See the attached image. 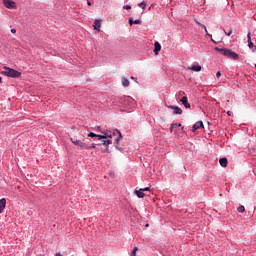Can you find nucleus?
<instances>
[{
  "instance_id": "f257e3e1",
  "label": "nucleus",
  "mask_w": 256,
  "mask_h": 256,
  "mask_svg": "<svg viewBox=\"0 0 256 256\" xmlns=\"http://www.w3.org/2000/svg\"><path fill=\"white\" fill-rule=\"evenodd\" d=\"M115 135V132H111L109 130H106V131H102V135H99V134H95L93 132H90L88 134V137H95L96 139H94V141H101L103 139H113V136Z\"/></svg>"
},
{
  "instance_id": "f03ea898",
  "label": "nucleus",
  "mask_w": 256,
  "mask_h": 256,
  "mask_svg": "<svg viewBox=\"0 0 256 256\" xmlns=\"http://www.w3.org/2000/svg\"><path fill=\"white\" fill-rule=\"evenodd\" d=\"M216 51L221 53V55H224V57H228V59H233L234 61H237V59H239V54L233 52V50L231 49L216 48Z\"/></svg>"
},
{
  "instance_id": "7ed1b4c3",
  "label": "nucleus",
  "mask_w": 256,
  "mask_h": 256,
  "mask_svg": "<svg viewBox=\"0 0 256 256\" xmlns=\"http://www.w3.org/2000/svg\"><path fill=\"white\" fill-rule=\"evenodd\" d=\"M2 74L6 75V77H12L13 79L21 77V72L6 66L4 67V71H2Z\"/></svg>"
},
{
  "instance_id": "20e7f679",
  "label": "nucleus",
  "mask_w": 256,
  "mask_h": 256,
  "mask_svg": "<svg viewBox=\"0 0 256 256\" xmlns=\"http://www.w3.org/2000/svg\"><path fill=\"white\" fill-rule=\"evenodd\" d=\"M73 145L80 147V149H89V144L85 143V140L81 141L77 138H70Z\"/></svg>"
},
{
  "instance_id": "39448f33",
  "label": "nucleus",
  "mask_w": 256,
  "mask_h": 256,
  "mask_svg": "<svg viewBox=\"0 0 256 256\" xmlns=\"http://www.w3.org/2000/svg\"><path fill=\"white\" fill-rule=\"evenodd\" d=\"M3 5L6 9H17V5L13 0H3Z\"/></svg>"
},
{
  "instance_id": "423d86ee",
  "label": "nucleus",
  "mask_w": 256,
  "mask_h": 256,
  "mask_svg": "<svg viewBox=\"0 0 256 256\" xmlns=\"http://www.w3.org/2000/svg\"><path fill=\"white\" fill-rule=\"evenodd\" d=\"M168 109H171L173 111V115H182L183 110L179 106H168Z\"/></svg>"
},
{
  "instance_id": "0eeeda50",
  "label": "nucleus",
  "mask_w": 256,
  "mask_h": 256,
  "mask_svg": "<svg viewBox=\"0 0 256 256\" xmlns=\"http://www.w3.org/2000/svg\"><path fill=\"white\" fill-rule=\"evenodd\" d=\"M196 23H197V25H201L202 26V29H204L205 33L207 35H209V37H211V41H213V43H221V38H216V40H213L211 34H209V32L207 31V27L205 25H203V24H201V23H199L197 21H196Z\"/></svg>"
},
{
  "instance_id": "6e6552de",
  "label": "nucleus",
  "mask_w": 256,
  "mask_h": 256,
  "mask_svg": "<svg viewBox=\"0 0 256 256\" xmlns=\"http://www.w3.org/2000/svg\"><path fill=\"white\" fill-rule=\"evenodd\" d=\"M180 101L186 109H191V104L189 103V100L187 99V96H183Z\"/></svg>"
},
{
  "instance_id": "1a4fd4ad",
  "label": "nucleus",
  "mask_w": 256,
  "mask_h": 256,
  "mask_svg": "<svg viewBox=\"0 0 256 256\" xmlns=\"http://www.w3.org/2000/svg\"><path fill=\"white\" fill-rule=\"evenodd\" d=\"M204 126H203V121H198L196 122L193 127H192V131L193 133H195V131H197V129H202Z\"/></svg>"
},
{
  "instance_id": "9d476101",
  "label": "nucleus",
  "mask_w": 256,
  "mask_h": 256,
  "mask_svg": "<svg viewBox=\"0 0 256 256\" xmlns=\"http://www.w3.org/2000/svg\"><path fill=\"white\" fill-rule=\"evenodd\" d=\"M100 141L101 143H98V145H104V147H109V145L113 144V140L111 139H102Z\"/></svg>"
},
{
  "instance_id": "9b49d317",
  "label": "nucleus",
  "mask_w": 256,
  "mask_h": 256,
  "mask_svg": "<svg viewBox=\"0 0 256 256\" xmlns=\"http://www.w3.org/2000/svg\"><path fill=\"white\" fill-rule=\"evenodd\" d=\"M6 205H7V199L1 198L0 199V213H3V211L5 210Z\"/></svg>"
},
{
  "instance_id": "f8f14e48",
  "label": "nucleus",
  "mask_w": 256,
  "mask_h": 256,
  "mask_svg": "<svg viewBox=\"0 0 256 256\" xmlns=\"http://www.w3.org/2000/svg\"><path fill=\"white\" fill-rule=\"evenodd\" d=\"M159 51H161V44L159 42L154 43V53L155 55H159Z\"/></svg>"
},
{
  "instance_id": "ddd939ff",
  "label": "nucleus",
  "mask_w": 256,
  "mask_h": 256,
  "mask_svg": "<svg viewBox=\"0 0 256 256\" xmlns=\"http://www.w3.org/2000/svg\"><path fill=\"white\" fill-rule=\"evenodd\" d=\"M93 27H94V29L96 30V31H101V20H95L94 21V25H93Z\"/></svg>"
},
{
  "instance_id": "4468645a",
  "label": "nucleus",
  "mask_w": 256,
  "mask_h": 256,
  "mask_svg": "<svg viewBox=\"0 0 256 256\" xmlns=\"http://www.w3.org/2000/svg\"><path fill=\"white\" fill-rule=\"evenodd\" d=\"M135 194L137 195V197H139V199H143V197H145V193L143 192V188H140L139 190H135Z\"/></svg>"
},
{
  "instance_id": "2eb2a0df",
  "label": "nucleus",
  "mask_w": 256,
  "mask_h": 256,
  "mask_svg": "<svg viewBox=\"0 0 256 256\" xmlns=\"http://www.w3.org/2000/svg\"><path fill=\"white\" fill-rule=\"evenodd\" d=\"M219 163H220L221 167H227V165H229L227 158H220Z\"/></svg>"
},
{
  "instance_id": "dca6fc26",
  "label": "nucleus",
  "mask_w": 256,
  "mask_h": 256,
  "mask_svg": "<svg viewBox=\"0 0 256 256\" xmlns=\"http://www.w3.org/2000/svg\"><path fill=\"white\" fill-rule=\"evenodd\" d=\"M189 69H190V71L199 72V71H201V65H194V66H191Z\"/></svg>"
},
{
  "instance_id": "f3484780",
  "label": "nucleus",
  "mask_w": 256,
  "mask_h": 256,
  "mask_svg": "<svg viewBox=\"0 0 256 256\" xmlns=\"http://www.w3.org/2000/svg\"><path fill=\"white\" fill-rule=\"evenodd\" d=\"M122 85H123V87H129V79L123 77L122 78Z\"/></svg>"
},
{
  "instance_id": "a211bd4d",
  "label": "nucleus",
  "mask_w": 256,
  "mask_h": 256,
  "mask_svg": "<svg viewBox=\"0 0 256 256\" xmlns=\"http://www.w3.org/2000/svg\"><path fill=\"white\" fill-rule=\"evenodd\" d=\"M138 7H141V9H143L145 11V9L147 7V2L143 1V2L139 3Z\"/></svg>"
},
{
  "instance_id": "6ab92c4d",
  "label": "nucleus",
  "mask_w": 256,
  "mask_h": 256,
  "mask_svg": "<svg viewBox=\"0 0 256 256\" xmlns=\"http://www.w3.org/2000/svg\"><path fill=\"white\" fill-rule=\"evenodd\" d=\"M238 213H245V206H239L237 208Z\"/></svg>"
},
{
  "instance_id": "aec40b11",
  "label": "nucleus",
  "mask_w": 256,
  "mask_h": 256,
  "mask_svg": "<svg viewBox=\"0 0 256 256\" xmlns=\"http://www.w3.org/2000/svg\"><path fill=\"white\" fill-rule=\"evenodd\" d=\"M137 251H139V248L134 247L131 253V256H137Z\"/></svg>"
},
{
  "instance_id": "412c9836",
  "label": "nucleus",
  "mask_w": 256,
  "mask_h": 256,
  "mask_svg": "<svg viewBox=\"0 0 256 256\" xmlns=\"http://www.w3.org/2000/svg\"><path fill=\"white\" fill-rule=\"evenodd\" d=\"M174 127H181V124H177V123L172 124L171 127H170V131H173Z\"/></svg>"
},
{
  "instance_id": "4be33fe9",
  "label": "nucleus",
  "mask_w": 256,
  "mask_h": 256,
  "mask_svg": "<svg viewBox=\"0 0 256 256\" xmlns=\"http://www.w3.org/2000/svg\"><path fill=\"white\" fill-rule=\"evenodd\" d=\"M224 33H225V35H227V37H229L231 35V33H233V30H231V29L228 31L224 30Z\"/></svg>"
},
{
  "instance_id": "5701e85b",
  "label": "nucleus",
  "mask_w": 256,
  "mask_h": 256,
  "mask_svg": "<svg viewBox=\"0 0 256 256\" xmlns=\"http://www.w3.org/2000/svg\"><path fill=\"white\" fill-rule=\"evenodd\" d=\"M119 137L116 138V143H119V139H121L123 136L121 135V132L120 131H117Z\"/></svg>"
},
{
  "instance_id": "b1692460",
  "label": "nucleus",
  "mask_w": 256,
  "mask_h": 256,
  "mask_svg": "<svg viewBox=\"0 0 256 256\" xmlns=\"http://www.w3.org/2000/svg\"><path fill=\"white\" fill-rule=\"evenodd\" d=\"M248 47L249 49H253V42L251 40H248Z\"/></svg>"
},
{
  "instance_id": "393cba45",
  "label": "nucleus",
  "mask_w": 256,
  "mask_h": 256,
  "mask_svg": "<svg viewBox=\"0 0 256 256\" xmlns=\"http://www.w3.org/2000/svg\"><path fill=\"white\" fill-rule=\"evenodd\" d=\"M134 25H141V20L136 19V20L134 21Z\"/></svg>"
},
{
  "instance_id": "a878e982",
  "label": "nucleus",
  "mask_w": 256,
  "mask_h": 256,
  "mask_svg": "<svg viewBox=\"0 0 256 256\" xmlns=\"http://www.w3.org/2000/svg\"><path fill=\"white\" fill-rule=\"evenodd\" d=\"M123 9H126L127 11H129L131 9V5H125L123 6Z\"/></svg>"
},
{
  "instance_id": "bb28decb",
  "label": "nucleus",
  "mask_w": 256,
  "mask_h": 256,
  "mask_svg": "<svg viewBox=\"0 0 256 256\" xmlns=\"http://www.w3.org/2000/svg\"><path fill=\"white\" fill-rule=\"evenodd\" d=\"M247 39H248V41H251V32H248Z\"/></svg>"
},
{
  "instance_id": "cd10ccee",
  "label": "nucleus",
  "mask_w": 256,
  "mask_h": 256,
  "mask_svg": "<svg viewBox=\"0 0 256 256\" xmlns=\"http://www.w3.org/2000/svg\"><path fill=\"white\" fill-rule=\"evenodd\" d=\"M142 191H143V192H144V191H151V188H149V187L142 188Z\"/></svg>"
},
{
  "instance_id": "c85d7f7f",
  "label": "nucleus",
  "mask_w": 256,
  "mask_h": 256,
  "mask_svg": "<svg viewBox=\"0 0 256 256\" xmlns=\"http://www.w3.org/2000/svg\"><path fill=\"white\" fill-rule=\"evenodd\" d=\"M216 77L219 79V77H221V71H218L217 73H216Z\"/></svg>"
},
{
  "instance_id": "c756f323",
  "label": "nucleus",
  "mask_w": 256,
  "mask_h": 256,
  "mask_svg": "<svg viewBox=\"0 0 256 256\" xmlns=\"http://www.w3.org/2000/svg\"><path fill=\"white\" fill-rule=\"evenodd\" d=\"M134 21H133V18H130L129 19V25H133Z\"/></svg>"
},
{
  "instance_id": "7c9ffc66",
  "label": "nucleus",
  "mask_w": 256,
  "mask_h": 256,
  "mask_svg": "<svg viewBox=\"0 0 256 256\" xmlns=\"http://www.w3.org/2000/svg\"><path fill=\"white\" fill-rule=\"evenodd\" d=\"M10 31H11V33H13V34L17 33V30H16L15 28H12Z\"/></svg>"
},
{
  "instance_id": "2f4dec72",
  "label": "nucleus",
  "mask_w": 256,
  "mask_h": 256,
  "mask_svg": "<svg viewBox=\"0 0 256 256\" xmlns=\"http://www.w3.org/2000/svg\"><path fill=\"white\" fill-rule=\"evenodd\" d=\"M95 144H92V145H89V148L88 149H95Z\"/></svg>"
},
{
  "instance_id": "473e14b6",
  "label": "nucleus",
  "mask_w": 256,
  "mask_h": 256,
  "mask_svg": "<svg viewBox=\"0 0 256 256\" xmlns=\"http://www.w3.org/2000/svg\"><path fill=\"white\" fill-rule=\"evenodd\" d=\"M227 115H229V117H231V115H233V112L228 111V112H227Z\"/></svg>"
},
{
  "instance_id": "72a5a7b5",
  "label": "nucleus",
  "mask_w": 256,
  "mask_h": 256,
  "mask_svg": "<svg viewBox=\"0 0 256 256\" xmlns=\"http://www.w3.org/2000/svg\"><path fill=\"white\" fill-rule=\"evenodd\" d=\"M56 256H63V255H61V252H57Z\"/></svg>"
},
{
  "instance_id": "f704fd0d",
  "label": "nucleus",
  "mask_w": 256,
  "mask_h": 256,
  "mask_svg": "<svg viewBox=\"0 0 256 256\" xmlns=\"http://www.w3.org/2000/svg\"><path fill=\"white\" fill-rule=\"evenodd\" d=\"M87 5H88L89 7H91V3H90L89 1L87 2Z\"/></svg>"
},
{
  "instance_id": "c9c22d12",
  "label": "nucleus",
  "mask_w": 256,
  "mask_h": 256,
  "mask_svg": "<svg viewBox=\"0 0 256 256\" xmlns=\"http://www.w3.org/2000/svg\"><path fill=\"white\" fill-rule=\"evenodd\" d=\"M2 81H3V78L0 77V83H2Z\"/></svg>"
},
{
  "instance_id": "e433bc0d",
  "label": "nucleus",
  "mask_w": 256,
  "mask_h": 256,
  "mask_svg": "<svg viewBox=\"0 0 256 256\" xmlns=\"http://www.w3.org/2000/svg\"><path fill=\"white\" fill-rule=\"evenodd\" d=\"M106 152L109 153V148H106Z\"/></svg>"
},
{
  "instance_id": "4c0bfd02",
  "label": "nucleus",
  "mask_w": 256,
  "mask_h": 256,
  "mask_svg": "<svg viewBox=\"0 0 256 256\" xmlns=\"http://www.w3.org/2000/svg\"><path fill=\"white\" fill-rule=\"evenodd\" d=\"M131 79H135V77L132 76Z\"/></svg>"
}]
</instances>
